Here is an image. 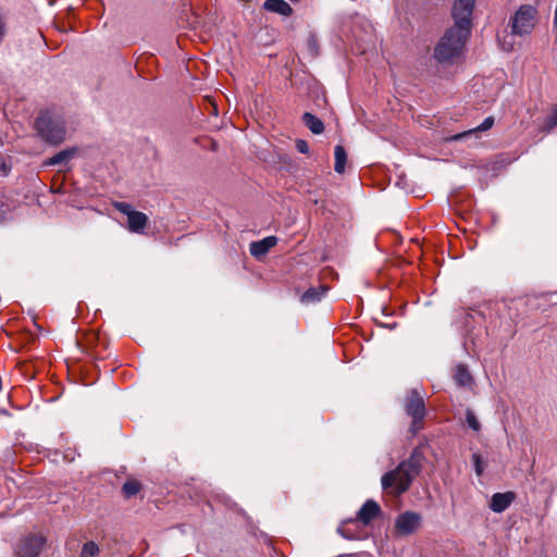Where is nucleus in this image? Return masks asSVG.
Masks as SVG:
<instances>
[{"label": "nucleus", "instance_id": "obj_1", "mask_svg": "<svg viewBox=\"0 0 557 557\" xmlns=\"http://www.w3.org/2000/svg\"><path fill=\"white\" fill-rule=\"evenodd\" d=\"M428 443L416 446L408 459L401 461L394 470L386 472L382 479V487L393 496L406 493L414 479L420 474L425 461L424 448Z\"/></svg>", "mask_w": 557, "mask_h": 557}, {"label": "nucleus", "instance_id": "obj_2", "mask_svg": "<svg viewBox=\"0 0 557 557\" xmlns=\"http://www.w3.org/2000/svg\"><path fill=\"white\" fill-rule=\"evenodd\" d=\"M471 29L455 25L445 32L434 49V58L441 62H451L459 58L470 36Z\"/></svg>", "mask_w": 557, "mask_h": 557}, {"label": "nucleus", "instance_id": "obj_3", "mask_svg": "<svg viewBox=\"0 0 557 557\" xmlns=\"http://www.w3.org/2000/svg\"><path fill=\"white\" fill-rule=\"evenodd\" d=\"M404 410L406 414L411 418L408 432L412 436H416L420 431L424 429L426 408L423 393L417 388L410 389L404 399Z\"/></svg>", "mask_w": 557, "mask_h": 557}, {"label": "nucleus", "instance_id": "obj_4", "mask_svg": "<svg viewBox=\"0 0 557 557\" xmlns=\"http://www.w3.org/2000/svg\"><path fill=\"white\" fill-rule=\"evenodd\" d=\"M36 128L40 137L52 145L61 144L66 136L64 120L50 112H44L37 117Z\"/></svg>", "mask_w": 557, "mask_h": 557}, {"label": "nucleus", "instance_id": "obj_5", "mask_svg": "<svg viewBox=\"0 0 557 557\" xmlns=\"http://www.w3.org/2000/svg\"><path fill=\"white\" fill-rule=\"evenodd\" d=\"M537 24V10L530 4L520 5L509 20L511 34L519 37L529 36Z\"/></svg>", "mask_w": 557, "mask_h": 557}, {"label": "nucleus", "instance_id": "obj_6", "mask_svg": "<svg viewBox=\"0 0 557 557\" xmlns=\"http://www.w3.org/2000/svg\"><path fill=\"white\" fill-rule=\"evenodd\" d=\"M113 207L127 216V228L129 232L137 234L144 233L149 221L147 214L134 210L129 203L123 201L113 202Z\"/></svg>", "mask_w": 557, "mask_h": 557}, {"label": "nucleus", "instance_id": "obj_7", "mask_svg": "<svg viewBox=\"0 0 557 557\" xmlns=\"http://www.w3.org/2000/svg\"><path fill=\"white\" fill-rule=\"evenodd\" d=\"M422 516L414 511H405L395 520V531L400 536H408L421 527Z\"/></svg>", "mask_w": 557, "mask_h": 557}, {"label": "nucleus", "instance_id": "obj_8", "mask_svg": "<svg viewBox=\"0 0 557 557\" xmlns=\"http://www.w3.org/2000/svg\"><path fill=\"white\" fill-rule=\"evenodd\" d=\"M475 0H455L453 5V17L455 25L472 27V13L474 9Z\"/></svg>", "mask_w": 557, "mask_h": 557}, {"label": "nucleus", "instance_id": "obj_9", "mask_svg": "<svg viewBox=\"0 0 557 557\" xmlns=\"http://www.w3.org/2000/svg\"><path fill=\"white\" fill-rule=\"evenodd\" d=\"M46 539L42 535H29L21 541L16 547L18 557H37L41 552Z\"/></svg>", "mask_w": 557, "mask_h": 557}, {"label": "nucleus", "instance_id": "obj_10", "mask_svg": "<svg viewBox=\"0 0 557 557\" xmlns=\"http://www.w3.org/2000/svg\"><path fill=\"white\" fill-rule=\"evenodd\" d=\"M382 515V510L380 505L373 500L368 499L357 512V517L355 520H350V523L356 521L362 522L364 525L370 524L374 519L379 518Z\"/></svg>", "mask_w": 557, "mask_h": 557}, {"label": "nucleus", "instance_id": "obj_11", "mask_svg": "<svg viewBox=\"0 0 557 557\" xmlns=\"http://www.w3.org/2000/svg\"><path fill=\"white\" fill-rule=\"evenodd\" d=\"M516 495L512 492L495 493L492 496L490 508L494 512L505 511L513 502Z\"/></svg>", "mask_w": 557, "mask_h": 557}, {"label": "nucleus", "instance_id": "obj_12", "mask_svg": "<svg viewBox=\"0 0 557 557\" xmlns=\"http://www.w3.org/2000/svg\"><path fill=\"white\" fill-rule=\"evenodd\" d=\"M277 244L275 236H268L261 240L253 242L250 244V253L255 258H261L265 256L269 250Z\"/></svg>", "mask_w": 557, "mask_h": 557}, {"label": "nucleus", "instance_id": "obj_13", "mask_svg": "<svg viewBox=\"0 0 557 557\" xmlns=\"http://www.w3.org/2000/svg\"><path fill=\"white\" fill-rule=\"evenodd\" d=\"M493 125H494V117L493 116H488L479 126H476L474 128H471V129H468V131H465L462 133L453 135L449 138V140L450 141L461 140L463 138L470 137L473 134H476L478 132H485V131L492 128Z\"/></svg>", "mask_w": 557, "mask_h": 557}, {"label": "nucleus", "instance_id": "obj_14", "mask_svg": "<svg viewBox=\"0 0 557 557\" xmlns=\"http://www.w3.org/2000/svg\"><path fill=\"white\" fill-rule=\"evenodd\" d=\"M326 290L327 288L325 286L311 287L302 294L300 301L304 305L315 304L322 299Z\"/></svg>", "mask_w": 557, "mask_h": 557}, {"label": "nucleus", "instance_id": "obj_15", "mask_svg": "<svg viewBox=\"0 0 557 557\" xmlns=\"http://www.w3.org/2000/svg\"><path fill=\"white\" fill-rule=\"evenodd\" d=\"M264 8L270 12L278 13L284 16L292 14L290 5L284 0H267Z\"/></svg>", "mask_w": 557, "mask_h": 557}, {"label": "nucleus", "instance_id": "obj_16", "mask_svg": "<svg viewBox=\"0 0 557 557\" xmlns=\"http://www.w3.org/2000/svg\"><path fill=\"white\" fill-rule=\"evenodd\" d=\"M305 125L313 133L321 134L324 131L323 122L315 115L306 112L302 116Z\"/></svg>", "mask_w": 557, "mask_h": 557}, {"label": "nucleus", "instance_id": "obj_17", "mask_svg": "<svg viewBox=\"0 0 557 557\" xmlns=\"http://www.w3.org/2000/svg\"><path fill=\"white\" fill-rule=\"evenodd\" d=\"M454 379L459 386H470L472 383V375L463 364L456 367Z\"/></svg>", "mask_w": 557, "mask_h": 557}, {"label": "nucleus", "instance_id": "obj_18", "mask_svg": "<svg viewBox=\"0 0 557 557\" xmlns=\"http://www.w3.org/2000/svg\"><path fill=\"white\" fill-rule=\"evenodd\" d=\"M76 153L75 148L64 149L59 151L53 157H51L48 161V165H55L69 162Z\"/></svg>", "mask_w": 557, "mask_h": 557}, {"label": "nucleus", "instance_id": "obj_19", "mask_svg": "<svg viewBox=\"0 0 557 557\" xmlns=\"http://www.w3.org/2000/svg\"><path fill=\"white\" fill-rule=\"evenodd\" d=\"M335 164L334 170L337 173H344L347 161V154L343 146L337 145L334 149Z\"/></svg>", "mask_w": 557, "mask_h": 557}, {"label": "nucleus", "instance_id": "obj_20", "mask_svg": "<svg viewBox=\"0 0 557 557\" xmlns=\"http://www.w3.org/2000/svg\"><path fill=\"white\" fill-rule=\"evenodd\" d=\"M141 488L140 483L137 480H128L123 484L122 491L126 497L136 495Z\"/></svg>", "mask_w": 557, "mask_h": 557}, {"label": "nucleus", "instance_id": "obj_21", "mask_svg": "<svg viewBox=\"0 0 557 557\" xmlns=\"http://www.w3.org/2000/svg\"><path fill=\"white\" fill-rule=\"evenodd\" d=\"M466 421L470 429H472L474 432H480L481 424L475 413L471 409L466 410Z\"/></svg>", "mask_w": 557, "mask_h": 557}, {"label": "nucleus", "instance_id": "obj_22", "mask_svg": "<svg viewBox=\"0 0 557 557\" xmlns=\"http://www.w3.org/2000/svg\"><path fill=\"white\" fill-rule=\"evenodd\" d=\"M99 553V547L95 542L84 544L81 557H95Z\"/></svg>", "mask_w": 557, "mask_h": 557}, {"label": "nucleus", "instance_id": "obj_23", "mask_svg": "<svg viewBox=\"0 0 557 557\" xmlns=\"http://www.w3.org/2000/svg\"><path fill=\"white\" fill-rule=\"evenodd\" d=\"M472 462H473L476 475L480 476L484 471V461L482 460V457L480 456V454L475 453L472 455Z\"/></svg>", "mask_w": 557, "mask_h": 557}, {"label": "nucleus", "instance_id": "obj_24", "mask_svg": "<svg viewBox=\"0 0 557 557\" xmlns=\"http://www.w3.org/2000/svg\"><path fill=\"white\" fill-rule=\"evenodd\" d=\"M556 126H557V107L554 109L553 113L545 121V127L547 129H553Z\"/></svg>", "mask_w": 557, "mask_h": 557}, {"label": "nucleus", "instance_id": "obj_25", "mask_svg": "<svg viewBox=\"0 0 557 557\" xmlns=\"http://www.w3.org/2000/svg\"><path fill=\"white\" fill-rule=\"evenodd\" d=\"M7 34V18L4 12L0 9V44Z\"/></svg>", "mask_w": 557, "mask_h": 557}, {"label": "nucleus", "instance_id": "obj_26", "mask_svg": "<svg viewBox=\"0 0 557 557\" xmlns=\"http://www.w3.org/2000/svg\"><path fill=\"white\" fill-rule=\"evenodd\" d=\"M338 532L347 540H356L358 539L356 535L351 533V531L346 527H339Z\"/></svg>", "mask_w": 557, "mask_h": 557}, {"label": "nucleus", "instance_id": "obj_27", "mask_svg": "<svg viewBox=\"0 0 557 557\" xmlns=\"http://www.w3.org/2000/svg\"><path fill=\"white\" fill-rule=\"evenodd\" d=\"M296 148H297V150H298L300 153H308V151H309V146H308V144H307L305 140H302V139H298V140L296 141Z\"/></svg>", "mask_w": 557, "mask_h": 557}, {"label": "nucleus", "instance_id": "obj_28", "mask_svg": "<svg viewBox=\"0 0 557 557\" xmlns=\"http://www.w3.org/2000/svg\"><path fill=\"white\" fill-rule=\"evenodd\" d=\"M10 172V168L5 164V162L0 161V175H8Z\"/></svg>", "mask_w": 557, "mask_h": 557}, {"label": "nucleus", "instance_id": "obj_29", "mask_svg": "<svg viewBox=\"0 0 557 557\" xmlns=\"http://www.w3.org/2000/svg\"><path fill=\"white\" fill-rule=\"evenodd\" d=\"M513 48H515V47H513V42H507V41H505V40L502 42V49H503V50H505V51H507V52L512 51V50H513Z\"/></svg>", "mask_w": 557, "mask_h": 557}, {"label": "nucleus", "instance_id": "obj_30", "mask_svg": "<svg viewBox=\"0 0 557 557\" xmlns=\"http://www.w3.org/2000/svg\"><path fill=\"white\" fill-rule=\"evenodd\" d=\"M10 210V207L5 205L4 202H1L0 206V220H2L5 215V213Z\"/></svg>", "mask_w": 557, "mask_h": 557}]
</instances>
